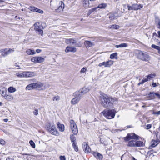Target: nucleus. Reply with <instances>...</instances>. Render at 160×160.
I'll return each instance as SVG.
<instances>
[{
	"mask_svg": "<svg viewBox=\"0 0 160 160\" xmlns=\"http://www.w3.org/2000/svg\"><path fill=\"white\" fill-rule=\"evenodd\" d=\"M101 104L103 107L107 108H110L113 107L112 102L117 101V99L116 98H112L107 95H105L102 98H101Z\"/></svg>",
	"mask_w": 160,
	"mask_h": 160,
	"instance_id": "obj_1",
	"label": "nucleus"
},
{
	"mask_svg": "<svg viewBox=\"0 0 160 160\" xmlns=\"http://www.w3.org/2000/svg\"><path fill=\"white\" fill-rule=\"evenodd\" d=\"M46 128L47 130L51 134L57 136L59 135V133L53 123H48L47 126Z\"/></svg>",
	"mask_w": 160,
	"mask_h": 160,
	"instance_id": "obj_2",
	"label": "nucleus"
},
{
	"mask_svg": "<svg viewBox=\"0 0 160 160\" xmlns=\"http://www.w3.org/2000/svg\"><path fill=\"white\" fill-rule=\"evenodd\" d=\"M116 111L114 109L107 110L103 111V116L108 119H111L114 118Z\"/></svg>",
	"mask_w": 160,
	"mask_h": 160,
	"instance_id": "obj_3",
	"label": "nucleus"
},
{
	"mask_svg": "<svg viewBox=\"0 0 160 160\" xmlns=\"http://www.w3.org/2000/svg\"><path fill=\"white\" fill-rule=\"evenodd\" d=\"M137 58L145 61H148L150 59V57L146 52H142L141 51H138L137 53Z\"/></svg>",
	"mask_w": 160,
	"mask_h": 160,
	"instance_id": "obj_4",
	"label": "nucleus"
},
{
	"mask_svg": "<svg viewBox=\"0 0 160 160\" xmlns=\"http://www.w3.org/2000/svg\"><path fill=\"white\" fill-rule=\"evenodd\" d=\"M144 144L142 141L132 140L128 142V146L131 147H142Z\"/></svg>",
	"mask_w": 160,
	"mask_h": 160,
	"instance_id": "obj_5",
	"label": "nucleus"
},
{
	"mask_svg": "<svg viewBox=\"0 0 160 160\" xmlns=\"http://www.w3.org/2000/svg\"><path fill=\"white\" fill-rule=\"evenodd\" d=\"M35 29L36 31H39L42 33V29H43L46 26V23L40 21L34 24Z\"/></svg>",
	"mask_w": 160,
	"mask_h": 160,
	"instance_id": "obj_6",
	"label": "nucleus"
},
{
	"mask_svg": "<svg viewBox=\"0 0 160 160\" xmlns=\"http://www.w3.org/2000/svg\"><path fill=\"white\" fill-rule=\"evenodd\" d=\"M70 128L72 132L75 135H76L78 133V129L76 124L74 120H71L70 121Z\"/></svg>",
	"mask_w": 160,
	"mask_h": 160,
	"instance_id": "obj_7",
	"label": "nucleus"
},
{
	"mask_svg": "<svg viewBox=\"0 0 160 160\" xmlns=\"http://www.w3.org/2000/svg\"><path fill=\"white\" fill-rule=\"evenodd\" d=\"M36 89L38 90H42L48 88L49 85L47 84L46 85L44 86V84L40 82H35Z\"/></svg>",
	"mask_w": 160,
	"mask_h": 160,
	"instance_id": "obj_8",
	"label": "nucleus"
},
{
	"mask_svg": "<svg viewBox=\"0 0 160 160\" xmlns=\"http://www.w3.org/2000/svg\"><path fill=\"white\" fill-rule=\"evenodd\" d=\"M139 136L138 135L134 133H132L128 134L127 136L124 138V139L125 141H128L132 139L138 140L139 139Z\"/></svg>",
	"mask_w": 160,
	"mask_h": 160,
	"instance_id": "obj_9",
	"label": "nucleus"
},
{
	"mask_svg": "<svg viewBox=\"0 0 160 160\" xmlns=\"http://www.w3.org/2000/svg\"><path fill=\"white\" fill-rule=\"evenodd\" d=\"M31 60L32 62L38 63H42L44 62L45 58H44L42 57L36 56L32 58Z\"/></svg>",
	"mask_w": 160,
	"mask_h": 160,
	"instance_id": "obj_10",
	"label": "nucleus"
},
{
	"mask_svg": "<svg viewBox=\"0 0 160 160\" xmlns=\"http://www.w3.org/2000/svg\"><path fill=\"white\" fill-rule=\"evenodd\" d=\"M65 42L68 44L72 45L75 44V46L76 47H79L80 46L78 43H76V40L73 38L66 39L65 40Z\"/></svg>",
	"mask_w": 160,
	"mask_h": 160,
	"instance_id": "obj_11",
	"label": "nucleus"
},
{
	"mask_svg": "<svg viewBox=\"0 0 160 160\" xmlns=\"http://www.w3.org/2000/svg\"><path fill=\"white\" fill-rule=\"evenodd\" d=\"M113 62L112 61L109 60L106 62L100 63L98 66L100 67L104 66L105 67H109L113 64Z\"/></svg>",
	"mask_w": 160,
	"mask_h": 160,
	"instance_id": "obj_12",
	"label": "nucleus"
},
{
	"mask_svg": "<svg viewBox=\"0 0 160 160\" xmlns=\"http://www.w3.org/2000/svg\"><path fill=\"white\" fill-rule=\"evenodd\" d=\"M29 9L32 11L38 12L40 13H43V11L34 6H30L28 8Z\"/></svg>",
	"mask_w": 160,
	"mask_h": 160,
	"instance_id": "obj_13",
	"label": "nucleus"
},
{
	"mask_svg": "<svg viewBox=\"0 0 160 160\" xmlns=\"http://www.w3.org/2000/svg\"><path fill=\"white\" fill-rule=\"evenodd\" d=\"M77 51V49L76 48L70 46L67 47L65 50L66 52H75Z\"/></svg>",
	"mask_w": 160,
	"mask_h": 160,
	"instance_id": "obj_14",
	"label": "nucleus"
},
{
	"mask_svg": "<svg viewBox=\"0 0 160 160\" xmlns=\"http://www.w3.org/2000/svg\"><path fill=\"white\" fill-rule=\"evenodd\" d=\"M64 8V4L62 1L59 2V6L58 8L56 9V11L58 12H61L63 11Z\"/></svg>",
	"mask_w": 160,
	"mask_h": 160,
	"instance_id": "obj_15",
	"label": "nucleus"
},
{
	"mask_svg": "<svg viewBox=\"0 0 160 160\" xmlns=\"http://www.w3.org/2000/svg\"><path fill=\"white\" fill-rule=\"evenodd\" d=\"M83 148L84 151L86 153L89 152L91 151V149L88 145L86 142H84L83 143Z\"/></svg>",
	"mask_w": 160,
	"mask_h": 160,
	"instance_id": "obj_16",
	"label": "nucleus"
},
{
	"mask_svg": "<svg viewBox=\"0 0 160 160\" xmlns=\"http://www.w3.org/2000/svg\"><path fill=\"white\" fill-rule=\"evenodd\" d=\"M36 73L33 72H26L25 71V76L26 77H31L34 76Z\"/></svg>",
	"mask_w": 160,
	"mask_h": 160,
	"instance_id": "obj_17",
	"label": "nucleus"
},
{
	"mask_svg": "<svg viewBox=\"0 0 160 160\" xmlns=\"http://www.w3.org/2000/svg\"><path fill=\"white\" fill-rule=\"evenodd\" d=\"M83 95V94L80 91L76 92L74 93V96L75 97L78 99H79L80 100L82 97Z\"/></svg>",
	"mask_w": 160,
	"mask_h": 160,
	"instance_id": "obj_18",
	"label": "nucleus"
},
{
	"mask_svg": "<svg viewBox=\"0 0 160 160\" xmlns=\"http://www.w3.org/2000/svg\"><path fill=\"white\" fill-rule=\"evenodd\" d=\"M57 125L59 131L62 132L64 131L65 127L63 124H61L59 122H58L57 123Z\"/></svg>",
	"mask_w": 160,
	"mask_h": 160,
	"instance_id": "obj_19",
	"label": "nucleus"
},
{
	"mask_svg": "<svg viewBox=\"0 0 160 160\" xmlns=\"http://www.w3.org/2000/svg\"><path fill=\"white\" fill-rule=\"evenodd\" d=\"M26 89L31 90L36 89L35 83H32L27 86L26 88Z\"/></svg>",
	"mask_w": 160,
	"mask_h": 160,
	"instance_id": "obj_20",
	"label": "nucleus"
},
{
	"mask_svg": "<svg viewBox=\"0 0 160 160\" xmlns=\"http://www.w3.org/2000/svg\"><path fill=\"white\" fill-rule=\"evenodd\" d=\"M7 92L6 89L4 88H2L0 89V93L2 96L4 98L5 96L6 95Z\"/></svg>",
	"mask_w": 160,
	"mask_h": 160,
	"instance_id": "obj_21",
	"label": "nucleus"
},
{
	"mask_svg": "<svg viewBox=\"0 0 160 160\" xmlns=\"http://www.w3.org/2000/svg\"><path fill=\"white\" fill-rule=\"evenodd\" d=\"M109 17L110 20L117 19V13H111L109 14Z\"/></svg>",
	"mask_w": 160,
	"mask_h": 160,
	"instance_id": "obj_22",
	"label": "nucleus"
},
{
	"mask_svg": "<svg viewBox=\"0 0 160 160\" xmlns=\"http://www.w3.org/2000/svg\"><path fill=\"white\" fill-rule=\"evenodd\" d=\"M4 98L8 101H11L13 99V97L10 94H7Z\"/></svg>",
	"mask_w": 160,
	"mask_h": 160,
	"instance_id": "obj_23",
	"label": "nucleus"
},
{
	"mask_svg": "<svg viewBox=\"0 0 160 160\" xmlns=\"http://www.w3.org/2000/svg\"><path fill=\"white\" fill-rule=\"evenodd\" d=\"M83 6L85 8H88L89 5V2L88 0H83L82 2Z\"/></svg>",
	"mask_w": 160,
	"mask_h": 160,
	"instance_id": "obj_24",
	"label": "nucleus"
},
{
	"mask_svg": "<svg viewBox=\"0 0 160 160\" xmlns=\"http://www.w3.org/2000/svg\"><path fill=\"white\" fill-rule=\"evenodd\" d=\"M128 46V45L126 43H122L119 45H115V47L117 48H126Z\"/></svg>",
	"mask_w": 160,
	"mask_h": 160,
	"instance_id": "obj_25",
	"label": "nucleus"
},
{
	"mask_svg": "<svg viewBox=\"0 0 160 160\" xmlns=\"http://www.w3.org/2000/svg\"><path fill=\"white\" fill-rule=\"evenodd\" d=\"M148 99L151 100L155 98V92H150L148 94Z\"/></svg>",
	"mask_w": 160,
	"mask_h": 160,
	"instance_id": "obj_26",
	"label": "nucleus"
},
{
	"mask_svg": "<svg viewBox=\"0 0 160 160\" xmlns=\"http://www.w3.org/2000/svg\"><path fill=\"white\" fill-rule=\"evenodd\" d=\"M80 100L76 98L75 97L73 98L71 101V103L73 105H75Z\"/></svg>",
	"mask_w": 160,
	"mask_h": 160,
	"instance_id": "obj_27",
	"label": "nucleus"
},
{
	"mask_svg": "<svg viewBox=\"0 0 160 160\" xmlns=\"http://www.w3.org/2000/svg\"><path fill=\"white\" fill-rule=\"evenodd\" d=\"M133 9L134 10H136L140 9L142 7V6L141 4L133 5Z\"/></svg>",
	"mask_w": 160,
	"mask_h": 160,
	"instance_id": "obj_28",
	"label": "nucleus"
},
{
	"mask_svg": "<svg viewBox=\"0 0 160 160\" xmlns=\"http://www.w3.org/2000/svg\"><path fill=\"white\" fill-rule=\"evenodd\" d=\"M2 55L4 56H5L9 54L8 50L7 49H2L1 50Z\"/></svg>",
	"mask_w": 160,
	"mask_h": 160,
	"instance_id": "obj_29",
	"label": "nucleus"
},
{
	"mask_svg": "<svg viewBox=\"0 0 160 160\" xmlns=\"http://www.w3.org/2000/svg\"><path fill=\"white\" fill-rule=\"evenodd\" d=\"M89 91V89L88 88L84 87L80 91V92L84 95L88 92Z\"/></svg>",
	"mask_w": 160,
	"mask_h": 160,
	"instance_id": "obj_30",
	"label": "nucleus"
},
{
	"mask_svg": "<svg viewBox=\"0 0 160 160\" xmlns=\"http://www.w3.org/2000/svg\"><path fill=\"white\" fill-rule=\"evenodd\" d=\"M84 44L87 48L91 47L92 46V43L91 42L88 41H85Z\"/></svg>",
	"mask_w": 160,
	"mask_h": 160,
	"instance_id": "obj_31",
	"label": "nucleus"
},
{
	"mask_svg": "<svg viewBox=\"0 0 160 160\" xmlns=\"http://www.w3.org/2000/svg\"><path fill=\"white\" fill-rule=\"evenodd\" d=\"M26 52L29 55H34L36 53V52L34 50L31 49L27 50L26 51Z\"/></svg>",
	"mask_w": 160,
	"mask_h": 160,
	"instance_id": "obj_32",
	"label": "nucleus"
},
{
	"mask_svg": "<svg viewBox=\"0 0 160 160\" xmlns=\"http://www.w3.org/2000/svg\"><path fill=\"white\" fill-rule=\"evenodd\" d=\"M107 6V4L106 3H102L99 4L98 7H97L98 8H99L101 9L105 8Z\"/></svg>",
	"mask_w": 160,
	"mask_h": 160,
	"instance_id": "obj_33",
	"label": "nucleus"
},
{
	"mask_svg": "<svg viewBox=\"0 0 160 160\" xmlns=\"http://www.w3.org/2000/svg\"><path fill=\"white\" fill-rule=\"evenodd\" d=\"M16 88L12 87H10L8 89V91L10 93H13L16 91Z\"/></svg>",
	"mask_w": 160,
	"mask_h": 160,
	"instance_id": "obj_34",
	"label": "nucleus"
},
{
	"mask_svg": "<svg viewBox=\"0 0 160 160\" xmlns=\"http://www.w3.org/2000/svg\"><path fill=\"white\" fill-rule=\"evenodd\" d=\"M70 139L72 142V143L73 142H76V137L73 134H72L70 136Z\"/></svg>",
	"mask_w": 160,
	"mask_h": 160,
	"instance_id": "obj_35",
	"label": "nucleus"
},
{
	"mask_svg": "<svg viewBox=\"0 0 160 160\" xmlns=\"http://www.w3.org/2000/svg\"><path fill=\"white\" fill-rule=\"evenodd\" d=\"M98 9V8L96 7L94 8H92L89 10L88 12V15H90L92 12L96 11V10Z\"/></svg>",
	"mask_w": 160,
	"mask_h": 160,
	"instance_id": "obj_36",
	"label": "nucleus"
},
{
	"mask_svg": "<svg viewBox=\"0 0 160 160\" xmlns=\"http://www.w3.org/2000/svg\"><path fill=\"white\" fill-rule=\"evenodd\" d=\"M152 48L157 50L158 51V53L160 54V47L159 46H156L154 44H152Z\"/></svg>",
	"mask_w": 160,
	"mask_h": 160,
	"instance_id": "obj_37",
	"label": "nucleus"
},
{
	"mask_svg": "<svg viewBox=\"0 0 160 160\" xmlns=\"http://www.w3.org/2000/svg\"><path fill=\"white\" fill-rule=\"evenodd\" d=\"M17 75L18 77H25V71L17 73Z\"/></svg>",
	"mask_w": 160,
	"mask_h": 160,
	"instance_id": "obj_38",
	"label": "nucleus"
},
{
	"mask_svg": "<svg viewBox=\"0 0 160 160\" xmlns=\"http://www.w3.org/2000/svg\"><path fill=\"white\" fill-rule=\"evenodd\" d=\"M118 53L117 52H115L111 54L110 56V58L111 59L114 58H117V56Z\"/></svg>",
	"mask_w": 160,
	"mask_h": 160,
	"instance_id": "obj_39",
	"label": "nucleus"
},
{
	"mask_svg": "<svg viewBox=\"0 0 160 160\" xmlns=\"http://www.w3.org/2000/svg\"><path fill=\"white\" fill-rule=\"evenodd\" d=\"M72 144V145L73 147L74 148V149L75 150V151H76V152H78V149L76 142H73Z\"/></svg>",
	"mask_w": 160,
	"mask_h": 160,
	"instance_id": "obj_40",
	"label": "nucleus"
},
{
	"mask_svg": "<svg viewBox=\"0 0 160 160\" xmlns=\"http://www.w3.org/2000/svg\"><path fill=\"white\" fill-rule=\"evenodd\" d=\"M156 75L155 73H151L146 76V77L148 78V80H150L152 78L156 76Z\"/></svg>",
	"mask_w": 160,
	"mask_h": 160,
	"instance_id": "obj_41",
	"label": "nucleus"
},
{
	"mask_svg": "<svg viewBox=\"0 0 160 160\" xmlns=\"http://www.w3.org/2000/svg\"><path fill=\"white\" fill-rule=\"evenodd\" d=\"M109 27L110 28H113L116 29H117L119 28V26L118 25H112L110 26Z\"/></svg>",
	"mask_w": 160,
	"mask_h": 160,
	"instance_id": "obj_42",
	"label": "nucleus"
},
{
	"mask_svg": "<svg viewBox=\"0 0 160 160\" xmlns=\"http://www.w3.org/2000/svg\"><path fill=\"white\" fill-rule=\"evenodd\" d=\"M29 143L30 144L31 146L33 148H35V144L32 140H31L29 141Z\"/></svg>",
	"mask_w": 160,
	"mask_h": 160,
	"instance_id": "obj_43",
	"label": "nucleus"
},
{
	"mask_svg": "<svg viewBox=\"0 0 160 160\" xmlns=\"http://www.w3.org/2000/svg\"><path fill=\"white\" fill-rule=\"evenodd\" d=\"M59 97L58 96H55L53 98V101H58L59 100Z\"/></svg>",
	"mask_w": 160,
	"mask_h": 160,
	"instance_id": "obj_44",
	"label": "nucleus"
},
{
	"mask_svg": "<svg viewBox=\"0 0 160 160\" xmlns=\"http://www.w3.org/2000/svg\"><path fill=\"white\" fill-rule=\"evenodd\" d=\"M155 23L157 28L160 29V21H156Z\"/></svg>",
	"mask_w": 160,
	"mask_h": 160,
	"instance_id": "obj_45",
	"label": "nucleus"
},
{
	"mask_svg": "<svg viewBox=\"0 0 160 160\" xmlns=\"http://www.w3.org/2000/svg\"><path fill=\"white\" fill-rule=\"evenodd\" d=\"M97 158L102 160L103 158V156L101 154L99 153Z\"/></svg>",
	"mask_w": 160,
	"mask_h": 160,
	"instance_id": "obj_46",
	"label": "nucleus"
},
{
	"mask_svg": "<svg viewBox=\"0 0 160 160\" xmlns=\"http://www.w3.org/2000/svg\"><path fill=\"white\" fill-rule=\"evenodd\" d=\"M86 70V68L84 67H83L82 68V69H81L80 71V72L81 73H83L84 72H85Z\"/></svg>",
	"mask_w": 160,
	"mask_h": 160,
	"instance_id": "obj_47",
	"label": "nucleus"
},
{
	"mask_svg": "<svg viewBox=\"0 0 160 160\" xmlns=\"http://www.w3.org/2000/svg\"><path fill=\"white\" fill-rule=\"evenodd\" d=\"M5 144V142L3 139H0V144L1 145H4Z\"/></svg>",
	"mask_w": 160,
	"mask_h": 160,
	"instance_id": "obj_48",
	"label": "nucleus"
},
{
	"mask_svg": "<svg viewBox=\"0 0 160 160\" xmlns=\"http://www.w3.org/2000/svg\"><path fill=\"white\" fill-rule=\"evenodd\" d=\"M60 160H66V158L64 156H61L59 157Z\"/></svg>",
	"mask_w": 160,
	"mask_h": 160,
	"instance_id": "obj_49",
	"label": "nucleus"
},
{
	"mask_svg": "<svg viewBox=\"0 0 160 160\" xmlns=\"http://www.w3.org/2000/svg\"><path fill=\"white\" fill-rule=\"evenodd\" d=\"M100 141L102 143L105 144L104 139L102 137L100 138Z\"/></svg>",
	"mask_w": 160,
	"mask_h": 160,
	"instance_id": "obj_50",
	"label": "nucleus"
},
{
	"mask_svg": "<svg viewBox=\"0 0 160 160\" xmlns=\"http://www.w3.org/2000/svg\"><path fill=\"white\" fill-rule=\"evenodd\" d=\"M152 125L151 124H148L146 126V128H145L147 129H148L151 128Z\"/></svg>",
	"mask_w": 160,
	"mask_h": 160,
	"instance_id": "obj_51",
	"label": "nucleus"
},
{
	"mask_svg": "<svg viewBox=\"0 0 160 160\" xmlns=\"http://www.w3.org/2000/svg\"><path fill=\"white\" fill-rule=\"evenodd\" d=\"M99 153L97 152H93L92 153L93 155L96 158H97L98 155V154Z\"/></svg>",
	"mask_w": 160,
	"mask_h": 160,
	"instance_id": "obj_52",
	"label": "nucleus"
},
{
	"mask_svg": "<svg viewBox=\"0 0 160 160\" xmlns=\"http://www.w3.org/2000/svg\"><path fill=\"white\" fill-rule=\"evenodd\" d=\"M127 7L128 8V10H133V5L131 6H130L129 5H128Z\"/></svg>",
	"mask_w": 160,
	"mask_h": 160,
	"instance_id": "obj_53",
	"label": "nucleus"
},
{
	"mask_svg": "<svg viewBox=\"0 0 160 160\" xmlns=\"http://www.w3.org/2000/svg\"><path fill=\"white\" fill-rule=\"evenodd\" d=\"M34 114L35 115H37L38 114V110L35 109L33 112Z\"/></svg>",
	"mask_w": 160,
	"mask_h": 160,
	"instance_id": "obj_54",
	"label": "nucleus"
},
{
	"mask_svg": "<svg viewBox=\"0 0 160 160\" xmlns=\"http://www.w3.org/2000/svg\"><path fill=\"white\" fill-rule=\"evenodd\" d=\"M156 96L158 98L160 99V94L157 92H155V96Z\"/></svg>",
	"mask_w": 160,
	"mask_h": 160,
	"instance_id": "obj_55",
	"label": "nucleus"
},
{
	"mask_svg": "<svg viewBox=\"0 0 160 160\" xmlns=\"http://www.w3.org/2000/svg\"><path fill=\"white\" fill-rule=\"evenodd\" d=\"M9 54L12 52H13L14 51V49H9L8 50Z\"/></svg>",
	"mask_w": 160,
	"mask_h": 160,
	"instance_id": "obj_56",
	"label": "nucleus"
},
{
	"mask_svg": "<svg viewBox=\"0 0 160 160\" xmlns=\"http://www.w3.org/2000/svg\"><path fill=\"white\" fill-rule=\"evenodd\" d=\"M145 82H144V80H142L141 82H139L138 84V86L140 85L141 84H143Z\"/></svg>",
	"mask_w": 160,
	"mask_h": 160,
	"instance_id": "obj_57",
	"label": "nucleus"
},
{
	"mask_svg": "<svg viewBox=\"0 0 160 160\" xmlns=\"http://www.w3.org/2000/svg\"><path fill=\"white\" fill-rule=\"evenodd\" d=\"M152 85L153 87H155L157 86L156 83L154 82H152Z\"/></svg>",
	"mask_w": 160,
	"mask_h": 160,
	"instance_id": "obj_58",
	"label": "nucleus"
},
{
	"mask_svg": "<svg viewBox=\"0 0 160 160\" xmlns=\"http://www.w3.org/2000/svg\"><path fill=\"white\" fill-rule=\"evenodd\" d=\"M156 144L155 143H153L152 144V145H151V146L152 147H155V146H156L158 144V143L157 142H156Z\"/></svg>",
	"mask_w": 160,
	"mask_h": 160,
	"instance_id": "obj_59",
	"label": "nucleus"
},
{
	"mask_svg": "<svg viewBox=\"0 0 160 160\" xmlns=\"http://www.w3.org/2000/svg\"><path fill=\"white\" fill-rule=\"evenodd\" d=\"M41 50L40 49H37L36 50V52L37 53H40V52H41Z\"/></svg>",
	"mask_w": 160,
	"mask_h": 160,
	"instance_id": "obj_60",
	"label": "nucleus"
},
{
	"mask_svg": "<svg viewBox=\"0 0 160 160\" xmlns=\"http://www.w3.org/2000/svg\"><path fill=\"white\" fill-rule=\"evenodd\" d=\"M3 2H4L3 1H2V0H0V6H3L4 5V4H1V3H3Z\"/></svg>",
	"mask_w": 160,
	"mask_h": 160,
	"instance_id": "obj_61",
	"label": "nucleus"
},
{
	"mask_svg": "<svg viewBox=\"0 0 160 160\" xmlns=\"http://www.w3.org/2000/svg\"><path fill=\"white\" fill-rule=\"evenodd\" d=\"M143 80H144V82H146L148 81V79L147 78H143Z\"/></svg>",
	"mask_w": 160,
	"mask_h": 160,
	"instance_id": "obj_62",
	"label": "nucleus"
},
{
	"mask_svg": "<svg viewBox=\"0 0 160 160\" xmlns=\"http://www.w3.org/2000/svg\"><path fill=\"white\" fill-rule=\"evenodd\" d=\"M6 160H14V159L12 158H6Z\"/></svg>",
	"mask_w": 160,
	"mask_h": 160,
	"instance_id": "obj_63",
	"label": "nucleus"
},
{
	"mask_svg": "<svg viewBox=\"0 0 160 160\" xmlns=\"http://www.w3.org/2000/svg\"><path fill=\"white\" fill-rule=\"evenodd\" d=\"M157 115H160V111L157 112Z\"/></svg>",
	"mask_w": 160,
	"mask_h": 160,
	"instance_id": "obj_64",
	"label": "nucleus"
}]
</instances>
